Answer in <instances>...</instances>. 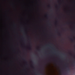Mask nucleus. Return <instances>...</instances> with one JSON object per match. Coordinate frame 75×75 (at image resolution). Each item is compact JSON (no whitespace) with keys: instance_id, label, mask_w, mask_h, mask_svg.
<instances>
[{"instance_id":"nucleus-1","label":"nucleus","mask_w":75,"mask_h":75,"mask_svg":"<svg viewBox=\"0 0 75 75\" xmlns=\"http://www.w3.org/2000/svg\"><path fill=\"white\" fill-rule=\"evenodd\" d=\"M59 36H61V34H60V33H59Z\"/></svg>"},{"instance_id":"nucleus-2","label":"nucleus","mask_w":75,"mask_h":75,"mask_svg":"<svg viewBox=\"0 0 75 75\" xmlns=\"http://www.w3.org/2000/svg\"><path fill=\"white\" fill-rule=\"evenodd\" d=\"M71 41H74V40L72 39H71Z\"/></svg>"},{"instance_id":"nucleus-3","label":"nucleus","mask_w":75,"mask_h":75,"mask_svg":"<svg viewBox=\"0 0 75 75\" xmlns=\"http://www.w3.org/2000/svg\"><path fill=\"white\" fill-rule=\"evenodd\" d=\"M68 70L69 71V70H70V69H68Z\"/></svg>"},{"instance_id":"nucleus-4","label":"nucleus","mask_w":75,"mask_h":75,"mask_svg":"<svg viewBox=\"0 0 75 75\" xmlns=\"http://www.w3.org/2000/svg\"><path fill=\"white\" fill-rule=\"evenodd\" d=\"M29 50H31V48H29Z\"/></svg>"},{"instance_id":"nucleus-5","label":"nucleus","mask_w":75,"mask_h":75,"mask_svg":"<svg viewBox=\"0 0 75 75\" xmlns=\"http://www.w3.org/2000/svg\"><path fill=\"white\" fill-rule=\"evenodd\" d=\"M50 6H48V7H49Z\"/></svg>"},{"instance_id":"nucleus-6","label":"nucleus","mask_w":75,"mask_h":75,"mask_svg":"<svg viewBox=\"0 0 75 75\" xmlns=\"http://www.w3.org/2000/svg\"><path fill=\"white\" fill-rule=\"evenodd\" d=\"M50 25H51V24H50Z\"/></svg>"}]
</instances>
